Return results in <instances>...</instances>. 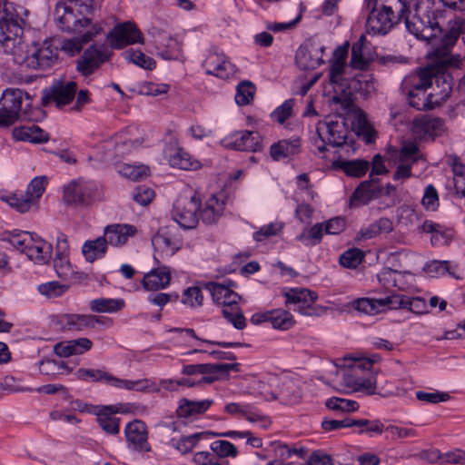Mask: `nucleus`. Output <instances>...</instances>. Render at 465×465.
<instances>
[{
    "instance_id": "393cba45",
    "label": "nucleus",
    "mask_w": 465,
    "mask_h": 465,
    "mask_svg": "<svg viewBox=\"0 0 465 465\" xmlns=\"http://www.w3.org/2000/svg\"><path fill=\"white\" fill-rule=\"evenodd\" d=\"M203 66L207 74L214 75L221 79H227L236 72L232 64L223 54H209Z\"/></svg>"
},
{
    "instance_id": "4be33fe9",
    "label": "nucleus",
    "mask_w": 465,
    "mask_h": 465,
    "mask_svg": "<svg viewBox=\"0 0 465 465\" xmlns=\"http://www.w3.org/2000/svg\"><path fill=\"white\" fill-rule=\"evenodd\" d=\"M323 51L324 47L314 42L302 45L295 54L297 65L302 70H313L317 68L323 63Z\"/></svg>"
},
{
    "instance_id": "ea45409f",
    "label": "nucleus",
    "mask_w": 465,
    "mask_h": 465,
    "mask_svg": "<svg viewBox=\"0 0 465 465\" xmlns=\"http://www.w3.org/2000/svg\"><path fill=\"white\" fill-rule=\"evenodd\" d=\"M407 309L415 314L426 312L425 300L420 297H408L401 294H391V310Z\"/></svg>"
},
{
    "instance_id": "052dcab7",
    "label": "nucleus",
    "mask_w": 465,
    "mask_h": 465,
    "mask_svg": "<svg viewBox=\"0 0 465 465\" xmlns=\"http://www.w3.org/2000/svg\"><path fill=\"white\" fill-rule=\"evenodd\" d=\"M365 40V36L361 35L360 39L352 45L350 64L354 69L365 70L369 66V60L362 54V46Z\"/></svg>"
},
{
    "instance_id": "4c0bfd02",
    "label": "nucleus",
    "mask_w": 465,
    "mask_h": 465,
    "mask_svg": "<svg viewBox=\"0 0 465 465\" xmlns=\"http://www.w3.org/2000/svg\"><path fill=\"white\" fill-rule=\"evenodd\" d=\"M167 159L172 167L182 170H197L202 166L197 159H194L188 152L180 147L171 149Z\"/></svg>"
},
{
    "instance_id": "f03ea898",
    "label": "nucleus",
    "mask_w": 465,
    "mask_h": 465,
    "mask_svg": "<svg viewBox=\"0 0 465 465\" xmlns=\"http://www.w3.org/2000/svg\"><path fill=\"white\" fill-rule=\"evenodd\" d=\"M24 20L20 19L5 37L0 30V52L12 55L15 64L32 70L45 71L57 65L59 54L56 39L29 43L24 35Z\"/></svg>"
},
{
    "instance_id": "b1692460",
    "label": "nucleus",
    "mask_w": 465,
    "mask_h": 465,
    "mask_svg": "<svg viewBox=\"0 0 465 465\" xmlns=\"http://www.w3.org/2000/svg\"><path fill=\"white\" fill-rule=\"evenodd\" d=\"M128 447L139 452H148L151 446L148 442L147 428L144 422L134 420L129 422L124 429Z\"/></svg>"
},
{
    "instance_id": "6e6552de",
    "label": "nucleus",
    "mask_w": 465,
    "mask_h": 465,
    "mask_svg": "<svg viewBox=\"0 0 465 465\" xmlns=\"http://www.w3.org/2000/svg\"><path fill=\"white\" fill-rule=\"evenodd\" d=\"M316 134L313 141L316 153L326 159L329 147L342 149L347 145L349 131L342 122L320 121L316 124Z\"/></svg>"
},
{
    "instance_id": "4d7b16f0",
    "label": "nucleus",
    "mask_w": 465,
    "mask_h": 465,
    "mask_svg": "<svg viewBox=\"0 0 465 465\" xmlns=\"http://www.w3.org/2000/svg\"><path fill=\"white\" fill-rule=\"evenodd\" d=\"M123 55L127 62L133 63L141 68L153 70L155 67V61L152 57L145 55L140 50L131 48L126 50Z\"/></svg>"
},
{
    "instance_id": "473e14b6",
    "label": "nucleus",
    "mask_w": 465,
    "mask_h": 465,
    "mask_svg": "<svg viewBox=\"0 0 465 465\" xmlns=\"http://www.w3.org/2000/svg\"><path fill=\"white\" fill-rule=\"evenodd\" d=\"M352 306L360 312L374 315L386 309L391 310V295L380 299L361 298L353 302Z\"/></svg>"
},
{
    "instance_id": "a878e982",
    "label": "nucleus",
    "mask_w": 465,
    "mask_h": 465,
    "mask_svg": "<svg viewBox=\"0 0 465 465\" xmlns=\"http://www.w3.org/2000/svg\"><path fill=\"white\" fill-rule=\"evenodd\" d=\"M155 251L164 256H173L182 246V240L170 227L161 228L152 238Z\"/></svg>"
},
{
    "instance_id": "7ed1b4c3",
    "label": "nucleus",
    "mask_w": 465,
    "mask_h": 465,
    "mask_svg": "<svg viewBox=\"0 0 465 465\" xmlns=\"http://www.w3.org/2000/svg\"><path fill=\"white\" fill-rule=\"evenodd\" d=\"M417 0H412L411 7L408 0H366L372 11L366 22V32L372 35H385L401 18L414 14Z\"/></svg>"
},
{
    "instance_id": "f704fd0d",
    "label": "nucleus",
    "mask_w": 465,
    "mask_h": 465,
    "mask_svg": "<svg viewBox=\"0 0 465 465\" xmlns=\"http://www.w3.org/2000/svg\"><path fill=\"white\" fill-rule=\"evenodd\" d=\"M52 245L40 237L34 236L26 252V256L37 264L48 262L52 256Z\"/></svg>"
},
{
    "instance_id": "09e8293b",
    "label": "nucleus",
    "mask_w": 465,
    "mask_h": 465,
    "mask_svg": "<svg viewBox=\"0 0 465 465\" xmlns=\"http://www.w3.org/2000/svg\"><path fill=\"white\" fill-rule=\"evenodd\" d=\"M124 307L123 299L97 298L90 301L89 308L93 312L114 313Z\"/></svg>"
},
{
    "instance_id": "423d86ee",
    "label": "nucleus",
    "mask_w": 465,
    "mask_h": 465,
    "mask_svg": "<svg viewBox=\"0 0 465 465\" xmlns=\"http://www.w3.org/2000/svg\"><path fill=\"white\" fill-rule=\"evenodd\" d=\"M204 286L210 292L213 302L223 306L222 313L223 317L234 328L238 330L245 328V318L238 306L240 296L224 283L210 282L205 283Z\"/></svg>"
},
{
    "instance_id": "79ce46f5",
    "label": "nucleus",
    "mask_w": 465,
    "mask_h": 465,
    "mask_svg": "<svg viewBox=\"0 0 465 465\" xmlns=\"http://www.w3.org/2000/svg\"><path fill=\"white\" fill-rule=\"evenodd\" d=\"M376 182L375 179L362 182L352 193L351 202L355 205L366 204L377 197L381 190L373 185Z\"/></svg>"
},
{
    "instance_id": "dca6fc26",
    "label": "nucleus",
    "mask_w": 465,
    "mask_h": 465,
    "mask_svg": "<svg viewBox=\"0 0 465 465\" xmlns=\"http://www.w3.org/2000/svg\"><path fill=\"white\" fill-rule=\"evenodd\" d=\"M75 93L76 84L74 82L57 81L43 91L42 104L44 106L54 104L56 107L61 108L74 99Z\"/></svg>"
},
{
    "instance_id": "72a5a7b5",
    "label": "nucleus",
    "mask_w": 465,
    "mask_h": 465,
    "mask_svg": "<svg viewBox=\"0 0 465 465\" xmlns=\"http://www.w3.org/2000/svg\"><path fill=\"white\" fill-rule=\"evenodd\" d=\"M157 54L165 60L178 59L182 47L177 39L166 34H160L155 38Z\"/></svg>"
},
{
    "instance_id": "6e6d98bb",
    "label": "nucleus",
    "mask_w": 465,
    "mask_h": 465,
    "mask_svg": "<svg viewBox=\"0 0 465 465\" xmlns=\"http://www.w3.org/2000/svg\"><path fill=\"white\" fill-rule=\"evenodd\" d=\"M143 143V139L128 137L125 134H121L115 141V155L124 157L129 154L133 150L139 148Z\"/></svg>"
},
{
    "instance_id": "2f4dec72",
    "label": "nucleus",
    "mask_w": 465,
    "mask_h": 465,
    "mask_svg": "<svg viewBox=\"0 0 465 465\" xmlns=\"http://www.w3.org/2000/svg\"><path fill=\"white\" fill-rule=\"evenodd\" d=\"M171 278V272L168 267H158L143 276V286L146 291L164 289L170 284Z\"/></svg>"
},
{
    "instance_id": "c03bdc74",
    "label": "nucleus",
    "mask_w": 465,
    "mask_h": 465,
    "mask_svg": "<svg viewBox=\"0 0 465 465\" xmlns=\"http://www.w3.org/2000/svg\"><path fill=\"white\" fill-rule=\"evenodd\" d=\"M107 251V243L104 236L86 241L82 247V253L88 262H94L102 258Z\"/></svg>"
},
{
    "instance_id": "774afa93",
    "label": "nucleus",
    "mask_w": 465,
    "mask_h": 465,
    "mask_svg": "<svg viewBox=\"0 0 465 465\" xmlns=\"http://www.w3.org/2000/svg\"><path fill=\"white\" fill-rule=\"evenodd\" d=\"M294 104V99H288L283 102L271 114L272 119L281 124L285 123L292 115Z\"/></svg>"
},
{
    "instance_id": "69168bd1",
    "label": "nucleus",
    "mask_w": 465,
    "mask_h": 465,
    "mask_svg": "<svg viewBox=\"0 0 465 465\" xmlns=\"http://www.w3.org/2000/svg\"><path fill=\"white\" fill-rule=\"evenodd\" d=\"M203 296L202 291L197 286L189 287L184 290L182 297V302L191 308H198L203 305Z\"/></svg>"
},
{
    "instance_id": "9d476101",
    "label": "nucleus",
    "mask_w": 465,
    "mask_h": 465,
    "mask_svg": "<svg viewBox=\"0 0 465 465\" xmlns=\"http://www.w3.org/2000/svg\"><path fill=\"white\" fill-rule=\"evenodd\" d=\"M269 382L275 385V391H268L264 388V381H258V390L260 393L264 397H268L269 394L272 398H278L286 404L298 403L302 396V381L292 375L283 374L281 376H271Z\"/></svg>"
},
{
    "instance_id": "4468645a",
    "label": "nucleus",
    "mask_w": 465,
    "mask_h": 465,
    "mask_svg": "<svg viewBox=\"0 0 465 465\" xmlns=\"http://www.w3.org/2000/svg\"><path fill=\"white\" fill-rule=\"evenodd\" d=\"M199 200L195 196L179 197L173 204V220L183 229H193L199 222Z\"/></svg>"
},
{
    "instance_id": "bb28decb",
    "label": "nucleus",
    "mask_w": 465,
    "mask_h": 465,
    "mask_svg": "<svg viewBox=\"0 0 465 465\" xmlns=\"http://www.w3.org/2000/svg\"><path fill=\"white\" fill-rule=\"evenodd\" d=\"M101 32L102 26L95 23L92 24L91 27L82 36L64 39L63 41L56 39V45H58V52L62 51L67 55L74 56L76 54H79L84 45Z\"/></svg>"
},
{
    "instance_id": "f257e3e1",
    "label": "nucleus",
    "mask_w": 465,
    "mask_h": 465,
    "mask_svg": "<svg viewBox=\"0 0 465 465\" xmlns=\"http://www.w3.org/2000/svg\"><path fill=\"white\" fill-rule=\"evenodd\" d=\"M432 5V0H417L414 14L406 18V28L418 39L430 42L432 48L428 54L429 57L444 66L459 67L462 62L461 56L450 53L460 35L464 23L461 19L450 20L447 32L439 38L437 32H440V29L435 21Z\"/></svg>"
},
{
    "instance_id": "864d4df0",
    "label": "nucleus",
    "mask_w": 465,
    "mask_h": 465,
    "mask_svg": "<svg viewBox=\"0 0 465 465\" xmlns=\"http://www.w3.org/2000/svg\"><path fill=\"white\" fill-rule=\"evenodd\" d=\"M5 201L19 213L29 212L33 207H37L36 202L27 194V192H16L8 195Z\"/></svg>"
},
{
    "instance_id": "412c9836",
    "label": "nucleus",
    "mask_w": 465,
    "mask_h": 465,
    "mask_svg": "<svg viewBox=\"0 0 465 465\" xmlns=\"http://www.w3.org/2000/svg\"><path fill=\"white\" fill-rule=\"evenodd\" d=\"M411 131L417 139H433L442 135L446 127L441 118L424 115L414 119Z\"/></svg>"
},
{
    "instance_id": "5fc2aeb1",
    "label": "nucleus",
    "mask_w": 465,
    "mask_h": 465,
    "mask_svg": "<svg viewBox=\"0 0 465 465\" xmlns=\"http://www.w3.org/2000/svg\"><path fill=\"white\" fill-rule=\"evenodd\" d=\"M270 322L273 329L287 331L294 325L295 321L288 311L275 309L271 311Z\"/></svg>"
},
{
    "instance_id": "a18cd8bd",
    "label": "nucleus",
    "mask_w": 465,
    "mask_h": 465,
    "mask_svg": "<svg viewBox=\"0 0 465 465\" xmlns=\"http://www.w3.org/2000/svg\"><path fill=\"white\" fill-rule=\"evenodd\" d=\"M393 230L392 222L388 218H380L367 227L361 229L358 239H372L381 233H389Z\"/></svg>"
},
{
    "instance_id": "0e129e2a",
    "label": "nucleus",
    "mask_w": 465,
    "mask_h": 465,
    "mask_svg": "<svg viewBox=\"0 0 465 465\" xmlns=\"http://www.w3.org/2000/svg\"><path fill=\"white\" fill-rule=\"evenodd\" d=\"M118 173L130 180L138 181L148 175L149 169L145 165L123 164Z\"/></svg>"
},
{
    "instance_id": "58836bf2",
    "label": "nucleus",
    "mask_w": 465,
    "mask_h": 465,
    "mask_svg": "<svg viewBox=\"0 0 465 465\" xmlns=\"http://www.w3.org/2000/svg\"><path fill=\"white\" fill-rule=\"evenodd\" d=\"M301 141L299 138L281 140L270 147V155L274 161L292 157L300 152Z\"/></svg>"
},
{
    "instance_id": "338daca9",
    "label": "nucleus",
    "mask_w": 465,
    "mask_h": 465,
    "mask_svg": "<svg viewBox=\"0 0 465 465\" xmlns=\"http://www.w3.org/2000/svg\"><path fill=\"white\" fill-rule=\"evenodd\" d=\"M46 176H36L27 185V194L32 197L38 204L39 199L42 197L47 185Z\"/></svg>"
},
{
    "instance_id": "3c124183",
    "label": "nucleus",
    "mask_w": 465,
    "mask_h": 465,
    "mask_svg": "<svg viewBox=\"0 0 465 465\" xmlns=\"http://www.w3.org/2000/svg\"><path fill=\"white\" fill-rule=\"evenodd\" d=\"M351 87L367 99L376 92L374 78L369 74H357L350 84Z\"/></svg>"
},
{
    "instance_id": "1a4fd4ad",
    "label": "nucleus",
    "mask_w": 465,
    "mask_h": 465,
    "mask_svg": "<svg viewBox=\"0 0 465 465\" xmlns=\"http://www.w3.org/2000/svg\"><path fill=\"white\" fill-rule=\"evenodd\" d=\"M432 85V71L430 68L420 70L417 74L410 75L403 81V88L408 93L411 106L417 110L432 108L434 102L426 90ZM435 103H438L435 101Z\"/></svg>"
},
{
    "instance_id": "680f3d73",
    "label": "nucleus",
    "mask_w": 465,
    "mask_h": 465,
    "mask_svg": "<svg viewBox=\"0 0 465 465\" xmlns=\"http://www.w3.org/2000/svg\"><path fill=\"white\" fill-rule=\"evenodd\" d=\"M54 267L58 277L69 279L74 272L68 258V254L56 253Z\"/></svg>"
},
{
    "instance_id": "f3484780",
    "label": "nucleus",
    "mask_w": 465,
    "mask_h": 465,
    "mask_svg": "<svg viewBox=\"0 0 465 465\" xmlns=\"http://www.w3.org/2000/svg\"><path fill=\"white\" fill-rule=\"evenodd\" d=\"M237 364L233 363H199L184 365L182 373L187 376L202 375L200 381L213 383L220 375L234 370Z\"/></svg>"
},
{
    "instance_id": "0eeeda50",
    "label": "nucleus",
    "mask_w": 465,
    "mask_h": 465,
    "mask_svg": "<svg viewBox=\"0 0 465 465\" xmlns=\"http://www.w3.org/2000/svg\"><path fill=\"white\" fill-rule=\"evenodd\" d=\"M75 376L79 380L84 381H104L105 383L118 389H125L128 391H136L141 392L160 391V387H158L157 384L150 379L145 378L136 381L119 379L102 370L81 368L75 371Z\"/></svg>"
},
{
    "instance_id": "39448f33",
    "label": "nucleus",
    "mask_w": 465,
    "mask_h": 465,
    "mask_svg": "<svg viewBox=\"0 0 465 465\" xmlns=\"http://www.w3.org/2000/svg\"><path fill=\"white\" fill-rule=\"evenodd\" d=\"M97 7L94 0H61L54 19L62 30L80 33L91 25Z\"/></svg>"
},
{
    "instance_id": "ddd939ff",
    "label": "nucleus",
    "mask_w": 465,
    "mask_h": 465,
    "mask_svg": "<svg viewBox=\"0 0 465 465\" xmlns=\"http://www.w3.org/2000/svg\"><path fill=\"white\" fill-rule=\"evenodd\" d=\"M284 297L286 306L302 315H319V308L315 305L318 295L314 292L305 288H294L286 292Z\"/></svg>"
},
{
    "instance_id": "9b49d317",
    "label": "nucleus",
    "mask_w": 465,
    "mask_h": 465,
    "mask_svg": "<svg viewBox=\"0 0 465 465\" xmlns=\"http://www.w3.org/2000/svg\"><path fill=\"white\" fill-rule=\"evenodd\" d=\"M30 106V96L22 89L7 88L0 99V126L15 124L23 111Z\"/></svg>"
},
{
    "instance_id": "e2e57ef3",
    "label": "nucleus",
    "mask_w": 465,
    "mask_h": 465,
    "mask_svg": "<svg viewBox=\"0 0 465 465\" xmlns=\"http://www.w3.org/2000/svg\"><path fill=\"white\" fill-rule=\"evenodd\" d=\"M210 448L219 458H235L238 454L237 448L230 441L223 440L213 441Z\"/></svg>"
},
{
    "instance_id": "c9c22d12",
    "label": "nucleus",
    "mask_w": 465,
    "mask_h": 465,
    "mask_svg": "<svg viewBox=\"0 0 465 465\" xmlns=\"http://www.w3.org/2000/svg\"><path fill=\"white\" fill-rule=\"evenodd\" d=\"M213 400L191 401L188 399H181L176 410L179 418H190L196 415L203 414L213 405Z\"/></svg>"
},
{
    "instance_id": "49530a36",
    "label": "nucleus",
    "mask_w": 465,
    "mask_h": 465,
    "mask_svg": "<svg viewBox=\"0 0 465 465\" xmlns=\"http://www.w3.org/2000/svg\"><path fill=\"white\" fill-rule=\"evenodd\" d=\"M21 18L17 17L15 10L11 3L0 0V30L4 37L8 36L13 25H16Z\"/></svg>"
},
{
    "instance_id": "de8ad7c7",
    "label": "nucleus",
    "mask_w": 465,
    "mask_h": 465,
    "mask_svg": "<svg viewBox=\"0 0 465 465\" xmlns=\"http://www.w3.org/2000/svg\"><path fill=\"white\" fill-rule=\"evenodd\" d=\"M211 431L197 432L189 436L181 437L180 439H172L171 443L173 448L183 454L189 453L196 447L201 440H209Z\"/></svg>"
},
{
    "instance_id": "6ab92c4d",
    "label": "nucleus",
    "mask_w": 465,
    "mask_h": 465,
    "mask_svg": "<svg viewBox=\"0 0 465 465\" xmlns=\"http://www.w3.org/2000/svg\"><path fill=\"white\" fill-rule=\"evenodd\" d=\"M110 54L111 53L105 45H93L78 59L76 69L84 76L90 75L109 59Z\"/></svg>"
},
{
    "instance_id": "aec40b11",
    "label": "nucleus",
    "mask_w": 465,
    "mask_h": 465,
    "mask_svg": "<svg viewBox=\"0 0 465 465\" xmlns=\"http://www.w3.org/2000/svg\"><path fill=\"white\" fill-rule=\"evenodd\" d=\"M104 323V318L93 314L64 313L56 319V324L62 330L70 331H84Z\"/></svg>"
},
{
    "instance_id": "603ef678",
    "label": "nucleus",
    "mask_w": 465,
    "mask_h": 465,
    "mask_svg": "<svg viewBox=\"0 0 465 465\" xmlns=\"http://www.w3.org/2000/svg\"><path fill=\"white\" fill-rule=\"evenodd\" d=\"M324 234L323 223H317L312 227H305L297 236V240L303 245L312 247L319 244Z\"/></svg>"
},
{
    "instance_id": "37998d69",
    "label": "nucleus",
    "mask_w": 465,
    "mask_h": 465,
    "mask_svg": "<svg viewBox=\"0 0 465 465\" xmlns=\"http://www.w3.org/2000/svg\"><path fill=\"white\" fill-rule=\"evenodd\" d=\"M332 163L334 167L342 170L347 175L352 177L363 176L370 167L369 162L362 159L351 161L333 159Z\"/></svg>"
},
{
    "instance_id": "e433bc0d",
    "label": "nucleus",
    "mask_w": 465,
    "mask_h": 465,
    "mask_svg": "<svg viewBox=\"0 0 465 465\" xmlns=\"http://www.w3.org/2000/svg\"><path fill=\"white\" fill-rule=\"evenodd\" d=\"M223 209L224 201L217 195H212L202 207L199 220L201 219L206 224H212L222 216Z\"/></svg>"
},
{
    "instance_id": "a19ab883",
    "label": "nucleus",
    "mask_w": 465,
    "mask_h": 465,
    "mask_svg": "<svg viewBox=\"0 0 465 465\" xmlns=\"http://www.w3.org/2000/svg\"><path fill=\"white\" fill-rule=\"evenodd\" d=\"M13 137L16 141L29 142L33 143H46L48 134L36 125L16 127L13 131Z\"/></svg>"
},
{
    "instance_id": "7c9ffc66",
    "label": "nucleus",
    "mask_w": 465,
    "mask_h": 465,
    "mask_svg": "<svg viewBox=\"0 0 465 465\" xmlns=\"http://www.w3.org/2000/svg\"><path fill=\"white\" fill-rule=\"evenodd\" d=\"M93 342L90 339L78 338L56 343L54 351L59 357H70L83 354L91 350Z\"/></svg>"
},
{
    "instance_id": "f8f14e48",
    "label": "nucleus",
    "mask_w": 465,
    "mask_h": 465,
    "mask_svg": "<svg viewBox=\"0 0 465 465\" xmlns=\"http://www.w3.org/2000/svg\"><path fill=\"white\" fill-rule=\"evenodd\" d=\"M103 195L102 187L92 180H74L64 187V201L67 204L84 206L99 200Z\"/></svg>"
},
{
    "instance_id": "cd10ccee",
    "label": "nucleus",
    "mask_w": 465,
    "mask_h": 465,
    "mask_svg": "<svg viewBox=\"0 0 465 465\" xmlns=\"http://www.w3.org/2000/svg\"><path fill=\"white\" fill-rule=\"evenodd\" d=\"M342 106L348 111V114L351 115V125L358 132L359 134L362 135L367 143H371L373 138L374 131L369 124L366 114L362 110L356 107L354 104L348 99L342 102Z\"/></svg>"
},
{
    "instance_id": "8fccbe9b",
    "label": "nucleus",
    "mask_w": 465,
    "mask_h": 465,
    "mask_svg": "<svg viewBox=\"0 0 465 465\" xmlns=\"http://www.w3.org/2000/svg\"><path fill=\"white\" fill-rule=\"evenodd\" d=\"M34 235L28 232L13 231L2 233L1 239L9 242L17 251L26 253Z\"/></svg>"
},
{
    "instance_id": "c85d7f7f",
    "label": "nucleus",
    "mask_w": 465,
    "mask_h": 465,
    "mask_svg": "<svg viewBox=\"0 0 465 465\" xmlns=\"http://www.w3.org/2000/svg\"><path fill=\"white\" fill-rule=\"evenodd\" d=\"M137 229L131 224H111L104 228V238L112 246H122L125 244L130 237H134Z\"/></svg>"
},
{
    "instance_id": "c756f323",
    "label": "nucleus",
    "mask_w": 465,
    "mask_h": 465,
    "mask_svg": "<svg viewBox=\"0 0 465 465\" xmlns=\"http://www.w3.org/2000/svg\"><path fill=\"white\" fill-rule=\"evenodd\" d=\"M97 411L94 412L96 415V420L101 429L112 435H116L120 430V420L119 418L114 417L112 414L117 413L119 408L117 406H101L96 407Z\"/></svg>"
},
{
    "instance_id": "20e7f679",
    "label": "nucleus",
    "mask_w": 465,
    "mask_h": 465,
    "mask_svg": "<svg viewBox=\"0 0 465 465\" xmlns=\"http://www.w3.org/2000/svg\"><path fill=\"white\" fill-rule=\"evenodd\" d=\"M337 375L341 376V385L349 393L361 392L374 395L377 390V377L371 371V363L362 360L344 358L342 363L336 364Z\"/></svg>"
},
{
    "instance_id": "2eb2a0df",
    "label": "nucleus",
    "mask_w": 465,
    "mask_h": 465,
    "mask_svg": "<svg viewBox=\"0 0 465 465\" xmlns=\"http://www.w3.org/2000/svg\"><path fill=\"white\" fill-rule=\"evenodd\" d=\"M262 143V139L259 133L248 130L233 132L221 140L223 147L236 151H261Z\"/></svg>"
},
{
    "instance_id": "a211bd4d",
    "label": "nucleus",
    "mask_w": 465,
    "mask_h": 465,
    "mask_svg": "<svg viewBox=\"0 0 465 465\" xmlns=\"http://www.w3.org/2000/svg\"><path fill=\"white\" fill-rule=\"evenodd\" d=\"M110 46L121 49L134 44H143V37L141 31L132 22L119 24L108 34Z\"/></svg>"
},
{
    "instance_id": "5701e85b",
    "label": "nucleus",
    "mask_w": 465,
    "mask_h": 465,
    "mask_svg": "<svg viewBox=\"0 0 465 465\" xmlns=\"http://www.w3.org/2000/svg\"><path fill=\"white\" fill-rule=\"evenodd\" d=\"M419 159V149L415 144L409 143L404 145L399 152V164L392 175V179L396 182H403L411 177V167Z\"/></svg>"
},
{
    "instance_id": "bf43d9fd",
    "label": "nucleus",
    "mask_w": 465,
    "mask_h": 465,
    "mask_svg": "<svg viewBox=\"0 0 465 465\" xmlns=\"http://www.w3.org/2000/svg\"><path fill=\"white\" fill-rule=\"evenodd\" d=\"M325 406L337 412H352L356 411L360 405L356 401L348 400L340 397H331L326 400Z\"/></svg>"
},
{
    "instance_id": "13d9d810",
    "label": "nucleus",
    "mask_w": 465,
    "mask_h": 465,
    "mask_svg": "<svg viewBox=\"0 0 465 465\" xmlns=\"http://www.w3.org/2000/svg\"><path fill=\"white\" fill-rule=\"evenodd\" d=\"M255 91L256 87L251 81H242L236 87V104L241 106L249 104L253 100Z\"/></svg>"
}]
</instances>
